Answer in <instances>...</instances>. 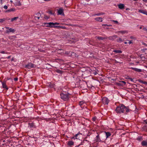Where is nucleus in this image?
Wrapping results in <instances>:
<instances>
[{
  "label": "nucleus",
  "instance_id": "nucleus-13",
  "mask_svg": "<svg viewBox=\"0 0 147 147\" xmlns=\"http://www.w3.org/2000/svg\"><path fill=\"white\" fill-rule=\"evenodd\" d=\"M80 134L78 133L76 134L72 138V139H79L80 137Z\"/></svg>",
  "mask_w": 147,
  "mask_h": 147
},
{
  "label": "nucleus",
  "instance_id": "nucleus-2",
  "mask_svg": "<svg viewBox=\"0 0 147 147\" xmlns=\"http://www.w3.org/2000/svg\"><path fill=\"white\" fill-rule=\"evenodd\" d=\"M61 98L64 101H67L69 99V96L67 92H64L60 94Z\"/></svg>",
  "mask_w": 147,
  "mask_h": 147
},
{
  "label": "nucleus",
  "instance_id": "nucleus-48",
  "mask_svg": "<svg viewBox=\"0 0 147 147\" xmlns=\"http://www.w3.org/2000/svg\"><path fill=\"white\" fill-rule=\"evenodd\" d=\"M141 58L142 59L144 60L145 59V57H141Z\"/></svg>",
  "mask_w": 147,
  "mask_h": 147
},
{
  "label": "nucleus",
  "instance_id": "nucleus-15",
  "mask_svg": "<svg viewBox=\"0 0 147 147\" xmlns=\"http://www.w3.org/2000/svg\"><path fill=\"white\" fill-rule=\"evenodd\" d=\"M141 145L143 146H147V141L144 140L141 142Z\"/></svg>",
  "mask_w": 147,
  "mask_h": 147
},
{
  "label": "nucleus",
  "instance_id": "nucleus-22",
  "mask_svg": "<svg viewBox=\"0 0 147 147\" xmlns=\"http://www.w3.org/2000/svg\"><path fill=\"white\" fill-rule=\"evenodd\" d=\"M95 19L97 21L99 22H102V18L101 17H98L96 18Z\"/></svg>",
  "mask_w": 147,
  "mask_h": 147
},
{
  "label": "nucleus",
  "instance_id": "nucleus-12",
  "mask_svg": "<svg viewBox=\"0 0 147 147\" xmlns=\"http://www.w3.org/2000/svg\"><path fill=\"white\" fill-rule=\"evenodd\" d=\"M138 12L143 13L144 14L147 15V11L142 10V9H139L138 11Z\"/></svg>",
  "mask_w": 147,
  "mask_h": 147
},
{
  "label": "nucleus",
  "instance_id": "nucleus-41",
  "mask_svg": "<svg viewBox=\"0 0 147 147\" xmlns=\"http://www.w3.org/2000/svg\"><path fill=\"white\" fill-rule=\"evenodd\" d=\"M144 123L147 124V122L146 121V120H144L143 122Z\"/></svg>",
  "mask_w": 147,
  "mask_h": 147
},
{
  "label": "nucleus",
  "instance_id": "nucleus-19",
  "mask_svg": "<svg viewBox=\"0 0 147 147\" xmlns=\"http://www.w3.org/2000/svg\"><path fill=\"white\" fill-rule=\"evenodd\" d=\"M124 5L122 4H120L118 5L119 8L121 9H123L124 8Z\"/></svg>",
  "mask_w": 147,
  "mask_h": 147
},
{
  "label": "nucleus",
  "instance_id": "nucleus-62",
  "mask_svg": "<svg viewBox=\"0 0 147 147\" xmlns=\"http://www.w3.org/2000/svg\"><path fill=\"white\" fill-rule=\"evenodd\" d=\"M81 144V145H82L83 144Z\"/></svg>",
  "mask_w": 147,
  "mask_h": 147
},
{
  "label": "nucleus",
  "instance_id": "nucleus-29",
  "mask_svg": "<svg viewBox=\"0 0 147 147\" xmlns=\"http://www.w3.org/2000/svg\"><path fill=\"white\" fill-rule=\"evenodd\" d=\"M143 129L144 130L147 131V126L146 125H145L144 127H143Z\"/></svg>",
  "mask_w": 147,
  "mask_h": 147
},
{
  "label": "nucleus",
  "instance_id": "nucleus-46",
  "mask_svg": "<svg viewBox=\"0 0 147 147\" xmlns=\"http://www.w3.org/2000/svg\"><path fill=\"white\" fill-rule=\"evenodd\" d=\"M113 21L115 22L116 23H118V22L117 21L113 20Z\"/></svg>",
  "mask_w": 147,
  "mask_h": 147
},
{
  "label": "nucleus",
  "instance_id": "nucleus-61",
  "mask_svg": "<svg viewBox=\"0 0 147 147\" xmlns=\"http://www.w3.org/2000/svg\"><path fill=\"white\" fill-rule=\"evenodd\" d=\"M11 1V2H12V1Z\"/></svg>",
  "mask_w": 147,
  "mask_h": 147
},
{
  "label": "nucleus",
  "instance_id": "nucleus-40",
  "mask_svg": "<svg viewBox=\"0 0 147 147\" xmlns=\"http://www.w3.org/2000/svg\"><path fill=\"white\" fill-rule=\"evenodd\" d=\"M130 38L131 39H134L135 38L133 36H130Z\"/></svg>",
  "mask_w": 147,
  "mask_h": 147
},
{
  "label": "nucleus",
  "instance_id": "nucleus-49",
  "mask_svg": "<svg viewBox=\"0 0 147 147\" xmlns=\"http://www.w3.org/2000/svg\"><path fill=\"white\" fill-rule=\"evenodd\" d=\"M31 126L32 127H33V123H31Z\"/></svg>",
  "mask_w": 147,
  "mask_h": 147
},
{
  "label": "nucleus",
  "instance_id": "nucleus-1",
  "mask_svg": "<svg viewBox=\"0 0 147 147\" xmlns=\"http://www.w3.org/2000/svg\"><path fill=\"white\" fill-rule=\"evenodd\" d=\"M115 111L117 113H125L129 112L130 110L128 107H125L123 105L121 104L117 106Z\"/></svg>",
  "mask_w": 147,
  "mask_h": 147
},
{
  "label": "nucleus",
  "instance_id": "nucleus-8",
  "mask_svg": "<svg viewBox=\"0 0 147 147\" xmlns=\"http://www.w3.org/2000/svg\"><path fill=\"white\" fill-rule=\"evenodd\" d=\"M63 9L62 8H60L57 11L58 15H60L62 16L64 15V14L63 12Z\"/></svg>",
  "mask_w": 147,
  "mask_h": 147
},
{
  "label": "nucleus",
  "instance_id": "nucleus-17",
  "mask_svg": "<svg viewBox=\"0 0 147 147\" xmlns=\"http://www.w3.org/2000/svg\"><path fill=\"white\" fill-rule=\"evenodd\" d=\"M118 38L117 40V41L119 43H121L123 41V40L120 38L118 37Z\"/></svg>",
  "mask_w": 147,
  "mask_h": 147
},
{
  "label": "nucleus",
  "instance_id": "nucleus-11",
  "mask_svg": "<svg viewBox=\"0 0 147 147\" xmlns=\"http://www.w3.org/2000/svg\"><path fill=\"white\" fill-rule=\"evenodd\" d=\"M117 38H118V36L117 35H114L113 36H109V40H113Z\"/></svg>",
  "mask_w": 147,
  "mask_h": 147
},
{
  "label": "nucleus",
  "instance_id": "nucleus-3",
  "mask_svg": "<svg viewBox=\"0 0 147 147\" xmlns=\"http://www.w3.org/2000/svg\"><path fill=\"white\" fill-rule=\"evenodd\" d=\"M45 24H48V25H46V26L47 27H50L51 28L52 27H54L57 28L58 27H59V26H55V25H59V23H58L57 22L55 23H53V22H49V23H45Z\"/></svg>",
  "mask_w": 147,
  "mask_h": 147
},
{
  "label": "nucleus",
  "instance_id": "nucleus-59",
  "mask_svg": "<svg viewBox=\"0 0 147 147\" xmlns=\"http://www.w3.org/2000/svg\"><path fill=\"white\" fill-rule=\"evenodd\" d=\"M86 0V1H89V0Z\"/></svg>",
  "mask_w": 147,
  "mask_h": 147
},
{
  "label": "nucleus",
  "instance_id": "nucleus-33",
  "mask_svg": "<svg viewBox=\"0 0 147 147\" xmlns=\"http://www.w3.org/2000/svg\"><path fill=\"white\" fill-rule=\"evenodd\" d=\"M17 5L18 6H20L21 5V4L20 1L17 2Z\"/></svg>",
  "mask_w": 147,
  "mask_h": 147
},
{
  "label": "nucleus",
  "instance_id": "nucleus-52",
  "mask_svg": "<svg viewBox=\"0 0 147 147\" xmlns=\"http://www.w3.org/2000/svg\"><path fill=\"white\" fill-rule=\"evenodd\" d=\"M124 43H125V44H127V42H124Z\"/></svg>",
  "mask_w": 147,
  "mask_h": 147
},
{
  "label": "nucleus",
  "instance_id": "nucleus-21",
  "mask_svg": "<svg viewBox=\"0 0 147 147\" xmlns=\"http://www.w3.org/2000/svg\"><path fill=\"white\" fill-rule=\"evenodd\" d=\"M105 132L106 134V138H108L109 136H110L111 135V134L109 132H106L105 131Z\"/></svg>",
  "mask_w": 147,
  "mask_h": 147
},
{
  "label": "nucleus",
  "instance_id": "nucleus-14",
  "mask_svg": "<svg viewBox=\"0 0 147 147\" xmlns=\"http://www.w3.org/2000/svg\"><path fill=\"white\" fill-rule=\"evenodd\" d=\"M127 31L126 30H120L117 32L116 33H121L122 34H123L125 33H127Z\"/></svg>",
  "mask_w": 147,
  "mask_h": 147
},
{
  "label": "nucleus",
  "instance_id": "nucleus-60",
  "mask_svg": "<svg viewBox=\"0 0 147 147\" xmlns=\"http://www.w3.org/2000/svg\"><path fill=\"white\" fill-rule=\"evenodd\" d=\"M145 49V50H147V49Z\"/></svg>",
  "mask_w": 147,
  "mask_h": 147
},
{
  "label": "nucleus",
  "instance_id": "nucleus-42",
  "mask_svg": "<svg viewBox=\"0 0 147 147\" xmlns=\"http://www.w3.org/2000/svg\"><path fill=\"white\" fill-rule=\"evenodd\" d=\"M129 43V44H130L132 43L133 42L132 40H130L129 41V42L128 43Z\"/></svg>",
  "mask_w": 147,
  "mask_h": 147
},
{
  "label": "nucleus",
  "instance_id": "nucleus-20",
  "mask_svg": "<svg viewBox=\"0 0 147 147\" xmlns=\"http://www.w3.org/2000/svg\"><path fill=\"white\" fill-rule=\"evenodd\" d=\"M113 52H115L116 53H122V51H121L119 50H114L113 51Z\"/></svg>",
  "mask_w": 147,
  "mask_h": 147
},
{
  "label": "nucleus",
  "instance_id": "nucleus-54",
  "mask_svg": "<svg viewBox=\"0 0 147 147\" xmlns=\"http://www.w3.org/2000/svg\"><path fill=\"white\" fill-rule=\"evenodd\" d=\"M10 56H9V57H7V58H8V59L9 58H10Z\"/></svg>",
  "mask_w": 147,
  "mask_h": 147
},
{
  "label": "nucleus",
  "instance_id": "nucleus-9",
  "mask_svg": "<svg viewBox=\"0 0 147 147\" xmlns=\"http://www.w3.org/2000/svg\"><path fill=\"white\" fill-rule=\"evenodd\" d=\"M65 54L68 55L69 56H71L74 55L75 54V53L74 52L72 53L71 51H67L65 52Z\"/></svg>",
  "mask_w": 147,
  "mask_h": 147
},
{
  "label": "nucleus",
  "instance_id": "nucleus-32",
  "mask_svg": "<svg viewBox=\"0 0 147 147\" xmlns=\"http://www.w3.org/2000/svg\"><path fill=\"white\" fill-rule=\"evenodd\" d=\"M104 14V13H98L96 14V15H97V16H100V15H103V14Z\"/></svg>",
  "mask_w": 147,
  "mask_h": 147
},
{
  "label": "nucleus",
  "instance_id": "nucleus-6",
  "mask_svg": "<svg viewBox=\"0 0 147 147\" xmlns=\"http://www.w3.org/2000/svg\"><path fill=\"white\" fill-rule=\"evenodd\" d=\"M34 67V64L30 63H28L25 65V67L28 69H30L33 67Z\"/></svg>",
  "mask_w": 147,
  "mask_h": 147
},
{
  "label": "nucleus",
  "instance_id": "nucleus-64",
  "mask_svg": "<svg viewBox=\"0 0 147 147\" xmlns=\"http://www.w3.org/2000/svg\"><path fill=\"white\" fill-rule=\"evenodd\" d=\"M146 77H147V76H146Z\"/></svg>",
  "mask_w": 147,
  "mask_h": 147
},
{
  "label": "nucleus",
  "instance_id": "nucleus-7",
  "mask_svg": "<svg viewBox=\"0 0 147 147\" xmlns=\"http://www.w3.org/2000/svg\"><path fill=\"white\" fill-rule=\"evenodd\" d=\"M41 14L40 13H38L34 15V17L36 20H37L40 18Z\"/></svg>",
  "mask_w": 147,
  "mask_h": 147
},
{
  "label": "nucleus",
  "instance_id": "nucleus-5",
  "mask_svg": "<svg viewBox=\"0 0 147 147\" xmlns=\"http://www.w3.org/2000/svg\"><path fill=\"white\" fill-rule=\"evenodd\" d=\"M102 101L105 105H108L109 102V100L106 97H103L102 99Z\"/></svg>",
  "mask_w": 147,
  "mask_h": 147
},
{
  "label": "nucleus",
  "instance_id": "nucleus-37",
  "mask_svg": "<svg viewBox=\"0 0 147 147\" xmlns=\"http://www.w3.org/2000/svg\"><path fill=\"white\" fill-rule=\"evenodd\" d=\"M139 81L142 84H143L144 81L142 80H139Z\"/></svg>",
  "mask_w": 147,
  "mask_h": 147
},
{
  "label": "nucleus",
  "instance_id": "nucleus-24",
  "mask_svg": "<svg viewBox=\"0 0 147 147\" xmlns=\"http://www.w3.org/2000/svg\"><path fill=\"white\" fill-rule=\"evenodd\" d=\"M15 11V9L14 8H11L10 9H8L6 11V12H11L13 11Z\"/></svg>",
  "mask_w": 147,
  "mask_h": 147
},
{
  "label": "nucleus",
  "instance_id": "nucleus-51",
  "mask_svg": "<svg viewBox=\"0 0 147 147\" xmlns=\"http://www.w3.org/2000/svg\"><path fill=\"white\" fill-rule=\"evenodd\" d=\"M51 0H45V1H50Z\"/></svg>",
  "mask_w": 147,
  "mask_h": 147
},
{
  "label": "nucleus",
  "instance_id": "nucleus-44",
  "mask_svg": "<svg viewBox=\"0 0 147 147\" xmlns=\"http://www.w3.org/2000/svg\"><path fill=\"white\" fill-rule=\"evenodd\" d=\"M143 84H145L146 85H147V82L144 81Z\"/></svg>",
  "mask_w": 147,
  "mask_h": 147
},
{
  "label": "nucleus",
  "instance_id": "nucleus-25",
  "mask_svg": "<svg viewBox=\"0 0 147 147\" xmlns=\"http://www.w3.org/2000/svg\"><path fill=\"white\" fill-rule=\"evenodd\" d=\"M18 18V17H16L12 18L11 20V21L13 22L14 21L16 20Z\"/></svg>",
  "mask_w": 147,
  "mask_h": 147
},
{
  "label": "nucleus",
  "instance_id": "nucleus-4",
  "mask_svg": "<svg viewBox=\"0 0 147 147\" xmlns=\"http://www.w3.org/2000/svg\"><path fill=\"white\" fill-rule=\"evenodd\" d=\"M5 28L8 29L6 30V33L9 34L10 32L14 33L16 31V30L12 28H9L8 27H5Z\"/></svg>",
  "mask_w": 147,
  "mask_h": 147
},
{
  "label": "nucleus",
  "instance_id": "nucleus-23",
  "mask_svg": "<svg viewBox=\"0 0 147 147\" xmlns=\"http://www.w3.org/2000/svg\"><path fill=\"white\" fill-rule=\"evenodd\" d=\"M67 144L69 146H72L74 144V142L72 141H70L68 142Z\"/></svg>",
  "mask_w": 147,
  "mask_h": 147
},
{
  "label": "nucleus",
  "instance_id": "nucleus-18",
  "mask_svg": "<svg viewBox=\"0 0 147 147\" xmlns=\"http://www.w3.org/2000/svg\"><path fill=\"white\" fill-rule=\"evenodd\" d=\"M133 70L137 72H140L141 71V69L136 68L133 67L132 68Z\"/></svg>",
  "mask_w": 147,
  "mask_h": 147
},
{
  "label": "nucleus",
  "instance_id": "nucleus-36",
  "mask_svg": "<svg viewBox=\"0 0 147 147\" xmlns=\"http://www.w3.org/2000/svg\"><path fill=\"white\" fill-rule=\"evenodd\" d=\"M143 30L145 31H147V27L144 28Z\"/></svg>",
  "mask_w": 147,
  "mask_h": 147
},
{
  "label": "nucleus",
  "instance_id": "nucleus-53",
  "mask_svg": "<svg viewBox=\"0 0 147 147\" xmlns=\"http://www.w3.org/2000/svg\"><path fill=\"white\" fill-rule=\"evenodd\" d=\"M45 18H47V19H48L49 18H48V17H45Z\"/></svg>",
  "mask_w": 147,
  "mask_h": 147
},
{
  "label": "nucleus",
  "instance_id": "nucleus-38",
  "mask_svg": "<svg viewBox=\"0 0 147 147\" xmlns=\"http://www.w3.org/2000/svg\"><path fill=\"white\" fill-rule=\"evenodd\" d=\"M3 8L5 9H7V6L6 5L3 6Z\"/></svg>",
  "mask_w": 147,
  "mask_h": 147
},
{
  "label": "nucleus",
  "instance_id": "nucleus-16",
  "mask_svg": "<svg viewBox=\"0 0 147 147\" xmlns=\"http://www.w3.org/2000/svg\"><path fill=\"white\" fill-rule=\"evenodd\" d=\"M3 87L4 88H5L7 90L8 89V88L7 87L6 83L5 82H1Z\"/></svg>",
  "mask_w": 147,
  "mask_h": 147
},
{
  "label": "nucleus",
  "instance_id": "nucleus-28",
  "mask_svg": "<svg viewBox=\"0 0 147 147\" xmlns=\"http://www.w3.org/2000/svg\"><path fill=\"white\" fill-rule=\"evenodd\" d=\"M142 137L141 136H139L138 137V138H137V140H138V141H140L142 140Z\"/></svg>",
  "mask_w": 147,
  "mask_h": 147
},
{
  "label": "nucleus",
  "instance_id": "nucleus-47",
  "mask_svg": "<svg viewBox=\"0 0 147 147\" xmlns=\"http://www.w3.org/2000/svg\"><path fill=\"white\" fill-rule=\"evenodd\" d=\"M49 13L51 14H53L51 11H50L49 12Z\"/></svg>",
  "mask_w": 147,
  "mask_h": 147
},
{
  "label": "nucleus",
  "instance_id": "nucleus-57",
  "mask_svg": "<svg viewBox=\"0 0 147 147\" xmlns=\"http://www.w3.org/2000/svg\"><path fill=\"white\" fill-rule=\"evenodd\" d=\"M133 0L134 1H137L138 0Z\"/></svg>",
  "mask_w": 147,
  "mask_h": 147
},
{
  "label": "nucleus",
  "instance_id": "nucleus-34",
  "mask_svg": "<svg viewBox=\"0 0 147 147\" xmlns=\"http://www.w3.org/2000/svg\"><path fill=\"white\" fill-rule=\"evenodd\" d=\"M5 20L4 19H0V22L2 23Z\"/></svg>",
  "mask_w": 147,
  "mask_h": 147
},
{
  "label": "nucleus",
  "instance_id": "nucleus-26",
  "mask_svg": "<svg viewBox=\"0 0 147 147\" xmlns=\"http://www.w3.org/2000/svg\"><path fill=\"white\" fill-rule=\"evenodd\" d=\"M85 104V102L84 101H80L79 102V105L80 106H82L83 105Z\"/></svg>",
  "mask_w": 147,
  "mask_h": 147
},
{
  "label": "nucleus",
  "instance_id": "nucleus-31",
  "mask_svg": "<svg viewBox=\"0 0 147 147\" xmlns=\"http://www.w3.org/2000/svg\"><path fill=\"white\" fill-rule=\"evenodd\" d=\"M97 38L99 40H102L104 39V38L101 37H98Z\"/></svg>",
  "mask_w": 147,
  "mask_h": 147
},
{
  "label": "nucleus",
  "instance_id": "nucleus-35",
  "mask_svg": "<svg viewBox=\"0 0 147 147\" xmlns=\"http://www.w3.org/2000/svg\"><path fill=\"white\" fill-rule=\"evenodd\" d=\"M142 45H144V46H145L146 47H147V44H146V43L143 42H142Z\"/></svg>",
  "mask_w": 147,
  "mask_h": 147
},
{
  "label": "nucleus",
  "instance_id": "nucleus-45",
  "mask_svg": "<svg viewBox=\"0 0 147 147\" xmlns=\"http://www.w3.org/2000/svg\"><path fill=\"white\" fill-rule=\"evenodd\" d=\"M121 82H122V83H123V84H124V85H125V83H126L125 82V81H121Z\"/></svg>",
  "mask_w": 147,
  "mask_h": 147
},
{
  "label": "nucleus",
  "instance_id": "nucleus-63",
  "mask_svg": "<svg viewBox=\"0 0 147 147\" xmlns=\"http://www.w3.org/2000/svg\"><path fill=\"white\" fill-rule=\"evenodd\" d=\"M146 68H147V66L146 67Z\"/></svg>",
  "mask_w": 147,
  "mask_h": 147
},
{
  "label": "nucleus",
  "instance_id": "nucleus-50",
  "mask_svg": "<svg viewBox=\"0 0 147 147\" xmlns=\"http://www.w3.org/2000/svg\"><path fill=\"white\" fill-rule=\"evenodd\" d=\"M143 1H144V2H147V0H143Z\"/></svg>",
  "mask_w": 147,
  "mask_h": 147
},
{
  "label": "nucleus",
  "instance_id": "nucleus-56",
  "mask_svg": "<svg viewBox=\"0 0 147 147\" xmlns=\"http://www.w3.org/2000/svg\"><path fill=\"white\" fill-rule=\"evenodd\" d=\"M94 75H96V73H94Z\"/></svg>",
  "mask_w": 147,
  "mask_h": 147
},
{
  "label": "nucleus",
  "instance_id": "nucleus-58",
  "mask_svg": "<svg viewBox=\"0 0 147 147\" xmlns=\"http://www.w3.org/2000/svg\"><path fill=\"white\" fill-rule=\"evenodd\" d=\"M45 25H49L48 24H46Z\"/></svg>",
  "mask_w": 147,
  "mask_h": 147
},
{
  "label": "nucleus",
  "instance_id": "nucleus-27",
  "mask_svg": "<svg viewBox=\"0 0 147 147\" xmlns=\"http://www.w3.org/2000/svg\"><path fill=\"white\" fill-rule=\"evenodd\" d=\"M48 86L51 88H53L54 87V85L53 84L50 83L49 84Z\"/></svg>",
  "mask_w": 147,
  "mask_h": 147
},
{
  "label": "nucleus",
  "instance_id": "nucleus-55",
  "mask_svg": "<svg viewBox=\"0 0 147 147\" xmlns=\"http://www.w3.org/2000/svg\"><path fill=\"white\" fill-rule=\"evenodd\" d=\"M84 141H87V140H85Z\"/></svg>",
  "mask_w": 147,
  "mask_h": 147
},
{
  "label": "nucleus",
  "instance_id": "nucleus-43",
  "mask_svg": "<svg viewBox=\"0 0 147 147\" xmlns=\"http://www.w3.org/2000/svg\"><path fill=\"white\" fill-rule=\"evenodd\" d=\"M14 80L15 81H17L18 80V78H15L14 79Z\"/></svg>",
  "mask_w": 147,
  "mask_h": 147
},
{
  "label": "nucleus",
  "instance_id": "nucleus-30",
  "mask_svg": "<svg viewBox=\"0 0 147 147\" xmlns=\"http://www.w3.org/2000/svg\"><path fill=\"white\" fill-rule=\"evenodd\" d=\"M0 52L1 53H2V54H8V52H7V51H1Z\"/></svg>",
  "mask_w": 147,
  "mask_h": 147
},
{
  "label": "nucleus",
  "instance_id": "nucleus-39",
  "mask_svg": "<svg viewBox=\"0 0 147 147\" xmlns=\"http://www.w3.org/2000/svg\"><path fill=\"white\" fill-rule=\"evenodd\" d=\"M129 79L131 82H134L133 79L131 78H129Z\"/></svg>",
  "mask_w": 147,
  "mask_h": 147
},
{
  "label": "nucleus",
  "instance_id": "nucleus-10",
  "mask_svg": "<svg viewBox=\"0 0 147 147\" xmlns=\"http://www.w3.org/2000/svg\"><path fill=\"white\" fill-rule=\"evenodd\" d=\"M95 141L96 142H102L100 138L99 134H98L95 138Z\"/></svg>",
  "mask_w": 147,
  "mask_h": 147
}]
</instances>
